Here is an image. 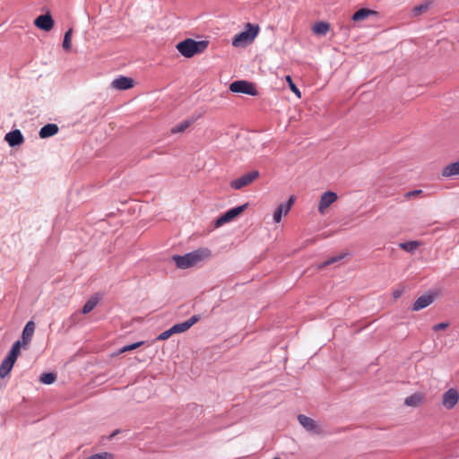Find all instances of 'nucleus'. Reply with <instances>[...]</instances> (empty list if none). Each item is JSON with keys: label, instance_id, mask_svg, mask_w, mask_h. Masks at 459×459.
<instances>
[{"label": "nucleus", "instance_id": "f257e3e1", "mask_svg": "<svg viewBox=\"0 0 459 459\" xmlns=\"http://www.w3.org/2000/svg\"><path fill=\"white\" fill-rule=\"evenodd\" d=\"M211 257V251L208 248H199L184 255H174L173 261L177 267L187 269Z\"/></svg>", "mask_w": 459, "mask_h": 459}, {"label": "nucleus", "instance_id": "f03ea898", "mask_svg": "<svg viewBox=\"0 0 459 459\" xmlns=\"http://www.w3.org/2000/svg\"><path fill=\"white\" fill-rule=\"evenodd\" d=\"M207 46V41H196L193 39H186L178 43L176 48L183 56L190 58L196 54L204 52L206 49Z\"/></svg>", "mask_w": 459, "mask_h": 459}, {"label": "nucleus", "instance_id": "7ed1b4c3", "mask_svg": "<svg viewBox=\"0 0 459 459\" xmlns=\"http://www.w3.org/2000/svg\"><path fill=\"white\" fill-rule=\"evenodd\" d=\"M259 32V26L247 23L246 30L236 35L232 40L234 47H241L245 44L251 43Z\"/></svg>", "mask_w": 459, "mask_h": 459}, {"label": "nucleus", "instance_id": "20e7f679", "mask_svg": "<svg viewBox=\"0 0 459 459\" xmlns=\"http://www.w3.org/2000/svg\"><path fill=\"white\" fill-rule=\"evenodd\" d=\"M230 90L236 93H244L251 96L257 95V91L254 83L247 81H235L230 85Z\"/></svg>", "mask_w": 459, "mask_h": 459}, {"label": "nucleus", "instance_id": "39448f33", "mask_svg": "<svg viewBox=\"0 0 459 459\" xmlns=\"http://www.w3.org/2000/svg\"><path fill=\"white\" fill-rule=\"evenodd\" d=\"M338 195L333 191H326L320 196L318 203V212L321 215H325L329 207L337 201Z\"/></svg>", "mask_w": 459, "mask_h": 459}, {"label": "nucleus", "instance_id": "423d86ee", "mask_svg": "<svg viewBox=\"0 0 459 459\" xmlns=\"http://www.w3.org/2000/svg\"><path fill=\"white\" fill-rule=\"evenodd\" d=\"M259 177V172L257 170H253L248 172L230 182V186L233 189L238 190L244 186H247L253 183Z\"/></svg>", "mask_w": 459, "mask_h": 459}, {"label": "nucleus", "instance_id": "0eeeda50", "mask_svg": "<svg viewBox=\"0 0 459 459\" xmlns=\"http://www.w3.org/2000/svg\"><path fill=\"white\" fill-rule=\"evenodd\" d=\"M247 207V204H245L243 205L237 206L227 211L223 215H221L216 220L215 226L221 227L224 223L233 221L236 217L240 215L246 210Z\"/></svg>", "mask_w": 459, "mask_h": 459}, {"label": "nucleus", "instance_id": "6e6552de", "mask_svg": "<svg viewBox=\"0 0 459 459\" xmlns=\"http://www.w3.org/2000/svg\"><path fill=\"white\" fill-rule=\"evenodd\" d=\"M459 401V393L455 388L448 389L442 397V404L447 409H453Z\"/></svg>", "mask_w": 459, "mask_h": 459}, {"label": "nucleus", "instance_id": "1a4fd4ad", "mask_svg": "<svg viewBox=\"0 0 459 459\" xmlns=\"http://www.w3.org/2000/svg\"><path fill=\"white\" fill-rule=\"evenodd\" d=\"M295 201V197L292 195L289 198L288 202L281 204L275 212H273V221L279 223L281 221L282 215H287L291 209Z\"/></svg>", "mask_w": 459, "mask_h": 459}, {"label": "nucleus", "instance_id": "9d476101", "mask_svg": "<svg viewBox=\"0 0 459 459\" xmlns=\"http://www.w3.org/2000/svg\"><path fill=\"white\" fill-rule=\"evenodd\" d=\"M34 24L42 30L49 31L54 27V20L49 13H46L38 16L34 21Z\"/></svg>", "mask_w": 459, "mask_h": 459}, {"label": "nucleus", "instance_id": "9b49d317", "mask_svg": "<svg viewBox=\"0 0 459 459\" xmlns=\"http://www.w3.org/2000/svg\"><path fill=\"white\" fill-rule=\"evenodd\" d=\"M200 320V316L198 315H195L191 316L188 320L176 324L171 328L172 331L175 333H181L186 331H187L191 326H193L195 324H196Z\"/></svg>", "mask_w": 459, "mask_h": 459}, {"label": "nucleus", "instance_id": "f8f14e48", "mask_svg": "<svg viewBox=\"0 0 459 459\" xmlns=\"http://www.w3.org/2000/svg\"><path fill=\"white\" fill-rule=\"evenodd\" d=\"M298 420L299 422L302 425V427L305 428L307 430L312 431L316 434L321 433L320 428L313 419L306 415L300 414L298 416Z\"/></svg>", "mask_w": 459, "mask_h": 459}, {"label": "nucleus", "instance_id": "ddd939ff", "mask_svg": "<svg viewBox=\"0 0 459 459\" xmlns=\"http://www.w3.org/2000/svg\"><path fill=\"white\" fill-rule=\"evenodd\" d=\"M111 86L117 90H128L134 87V80L129 77L120 76L111 82Z\"/></svg>", "mask_w": 459, "mask_h": 459}, {"label": "nucleus", "instance_id": "4468645a", "mask_svg": "<svg viewBox=\"0 0 459 459\" xmlns=\"http://www.w3.org/2000/svg\"><path fill=\"white\" fill-rule=\"evenodd\" d=\"M5 140L10 146H16L23 143L24 138L20 130L16 129L5 134Z\"/></svg>", "mask_w": 459, "mask_h": 459}, {"label": "nucleus", "instance_id": "2eb2a0df", "mask_svg": "<svg viewBox=\"0 0 459 459\" xmlns=\"http://www.w3.org/2000/svg\"><path fill=\"white\" fill-rule=\"evenodd\" d=\"M434 301V298L431 295H423L416 299L412 305L413 311H419L429 306Z\"/></svg>", "mask_w": 459, "mask_h": 459}, {"label": "nucleus", "instance_id": "dca6fc26", "mask_svg": "<svg viewBox=\"0 0 459 459\" xmlns=\"http://www.w3.org/2000/svg\"><path fill=\"white\" fill-rule=\"evenodd\" d=\"M425 401V394L422 393H415L405 398L404 403L407 406L418 407Z\"/></svg>", "mask_w": 459, "mask_h": 459}, {"label": "nucleus", "instance_id": "f3484780", "mask_svg": "<svg viewBox=\"0 0 459 459\" xmlns=\"http://www.w3.org/2000/svg\"><path fill=\"white\" fill-rule=\"evenodd\" d=\"M35 324L33 321H29L23 328L22 338L24 345H27L34 334Z\"/></svg>", "mask_w": 459, "mask_h": 459}, {"label": "nucleus", "instance_id": "a211bd4d", "mask_svg": "<svg viewBox=\"0 0 459 459\" xmlns=\"http://www.w3.org/2000/svg\"><path fill=\"white\" fill-rule=\"evenodd\" d=\"M441 174L444 178L459 176V160L444 167Z\"/></svg>", "mask_w": 459, "mask_h": 459}, {"label": "nucleus", "instance_id": "6ab92c4d", "mask_svg": "<svg viewBox=\"0 0 459 459\" xmlns=\"http://www.w3.org/2000/svg\"><path fill=\"white\" fill-rule=\"evenodd\" d=\"M441 174L444 178L459 176V160L444 167Z\"/></svg>", "mask_w": 459, "mask_h": 459}, {"label": "nucleus", "instance_id": "aec40b11", "mask_svg": "<svg viewBox=\"0 0 459 459\" xmlns=\"http://www.w3.org/2000/svg\"><path fill=\"white\" fill-rule=\"evenodd\" d=\"M58 132V126L56 124H48L41 127L39 130V137L40 138H48L55 135Z\"/></svg>", "mask_w": 459, "mask_h": 459}, {"label": "nucleus", "instance_id": "412c9836", "mask_svg": "<svg viewBox=\"0 0 459 459\" xmlns=\"http://www.w3.org/2000/svg\"><path fill=\"white\" fill-rule=\"evenodd\" d=\"M376 14H377L376 11L367 9V8H361L353 13L352 20L354 22H361V21L366 20L370 15H376Z\"/></svg>", "mask_w": 459, "mask_h": 459}, {"label": "nucleus", "instance_id": "4be33fe9", "mask_svg": "<svg viewBox=\"0 0 459 459\" xmlns=\"http://www.w3.org/2000/svg\"><path fill=\"white\" fill-rule=\"evenodd\" d=\"M15 361L5 358L0 365V377H5L12 370Z\"/></svg>", "mask_w": 459, "mask_h": 459}, {"label": "nucleus", "instance_id": "5701e85b", "mask_svg": "<svg viewBox=\"0 0 459 459\" xmlns=\"http://www.w3.org/2000/svg\"><path fill=\"white\" fill-rule=\"evenodd\" d=\"M329 29H330L329 23L325 22H316L313 26L312 30H313V32L316 34L325 35L329 31Z\"/></svg>", "mask_w": 459, "mask_h": 459}, {"label": "nucleus", "instance_id": "b1692460", "mask_svg": "<svg viewBox=\"0 0 459 459\" xmlns=\"http://www.w3.org/2000/svg\"><path fill=\"white\" fill-rule=\"evenodd\" d=\"M21 346H22V342L20 341H16L13 344V347H12V349H11V351L8 353L6 358L11 359L12 360L16 361V359H17V358L19 356V353H20Z\"/></svg>", "mask_w": 459, "mask_h": 459}, {"label": "nucleus", "instance_id": "393cba45", "mask_svg": "<svg viewBox=\"0 0 459 459\" xmlns=\"http://www.w3.org/2000/svg\"><path fill=\"white\" fill-rule=\"evenodd\" d=\"M420 246L418 241H408L399 244L400 248L407 252L415 251Z\"/></svg>", "mask_w": 459, "mask_h": 459}, {"label": "nucleus", "instance_id": "a878e982", "mask_svg": "<svg viewBox=\"0 0 459 459\" xmlns=\"http://www.w3.org/2000/svg\"><path fill=\"white\" fill-rule=\"evenodd\" d=\"M98 302H99V299H98L97 298H95V297H93V298L90 299H89V300L84 304V306H83V307H82V312L83 314H88V313H90L91 310H93V309H94V307L97 306Z\"/></svg>", "mask_w": 459, "mask_h": 459}, {"label": "nucleus", "instance_id": "bb28decb", "mask_svg": "<svg viewBox=\"0 0 459 459\" xmlns=\"http://www.w3.org/2000/svg\"><path fill=\"white\" fill-rule=\"evenodd\" d=\"M56 378L54 373H44L40 376V382L45 385H51L56 381Z\"/></svg>", "mask_w": 459, "mask_h": 459}, {"label": "nucleus", "instance_id": "cd10ccee", "mask_svg": "<svg viewBox=\"0 0 459 459\" xmlns=\"http://www.w3.org/2000/svg\"><path fill=\"white\" fill-rule=\"evenodd\" d=\"M72 33H73V30H72V29H69V30L65 33L64 40H63V48H64L65 50H69V49H70V48H71Z\"/></svg>", "mask_w": 459, "mask_h": 459}, {"label": "nucleus", "instance_id": "c85d7f7f", "mask_svg": "<svg viewBox=\"0 0 459 459\" xmlns=\"http://www.w3.org/2000/svg\"><path fill=\"white\" fill-rule=\"evenodd\" d=\"M143 344V342H135V343H133V344H129V345L124 346L123 348H121L119 350L117 354H122L124 352L135 350V349L139 348L140 346H142Z\"/></svg>", "mask_w": 459, "mask_h": 459}, {"label": "nucleus", "instance_id": "c756f323", "mask_svg": "<svg viewBox=\"0 0 459 459\" xmlns=\"http://www.w3.org/2000/svg\"><path fill=\"white\" fill-rule=\"evenodd\" d=\"M85 459H114V456L110 453L103 452L92 455Z\"/></svg>", "mask_w": 459, "mask_h": 459}, {"label": "nucleus", "instance_id": "7c9ffc66", "mask_svg": "<svg viewBox=\"0 0 459 459\" xmlns=\"http://www.w3.org/2000/svg\"><path fill=\"white\" fill-rule=\"evenodd\" d=\"M429 4L425 3V4H420L418 6H415L412 9V13L415 16H417V15L421 14L422 13H425L429 9Z\"/></svg>", "mask_w": 459, "mask_h": 459}, {"label": "nucleus", "instance_id": "2f4dec72", "mask_svg": "<svg viewBox=\"0 0 459 459\" xmlns=\"http://www.w3.org/2000/svg\"><path fill=\"white\" fill-rule=\"evenodd\" d=\"M286 81L288 82L291 91L294 92L299 98H300L301 93H300L299 90L297 88V86L295 85V83L293 82V81L290 75L286 76Z\"/></svg>", "mask_w": 459, "mask_h": 459}, {"label": "nucleus", "instance_id": "473e14b6", "mask_svg": "<svg viewBox=\"0 0 459 459\" xmlns=\"http://www.w3.org/2000/svg\"><path fill=\"white\" fill-rule=\"evenodd\" d=\"M189 125H190L189 122L184 121L181 124H179L178 126H177L176 127H174L172 129V133H181V132L185 131L189 126Z\"/></svg>", "mask_w": 459, "mask_h": 459}, {"label": "nucleus", "instance_id": "72a5a7b5", "mask_svg": "<svg viewBox=\"0 0 459 459\" xmlns=\"http://www.w3.org/2000/svg\"><path fill=\"white\" fill-rule=\"evenodd\" d=\"M174 333L172 331V328H169V330H166L164 331L163 333H161L158 337H157V340L158 341H165L167 339H169L171 335H173Z\"/></svg>", "mask_w": 459, "mask_h": 459}, {"label": "nucleus", "instance_id": "f704fd0d", "mask_svg": "<svg viewBox=\"0 0 459 459\" xmlns=\"http://www.w3.org/2000/svg\"><path fill=\"white\" fill-rule=\"evenodd\" d=\"M449 324L448 323H439V324H437L435 325L432 329L433 331L435 332H438V331H441V330H445L448 327Z\"/></svg>", "mask_w": 459, "mask_h": 459}, {"label": "nucleus", "instance_id": "c9c22d12", "mask_svg": "<svg viewBox=\"0 0 459 459\" xmlns=\"http://www.w3.org/2000/svg\"><path fill=\"white\" fill-rule=\"evenodd\" d=\"M422 194V190L419 189V190H412V191H409L405 194V198L407 199H410L411 197H414V196H418Z\"/></svg>", "mask_w": 459, "mask_h": 459}, {"label": "nucleus", "instance_id": "e433bc0d", "mask_svg": "<svg viewBox=\"0 0 459 459\" xmlns=\"http://www.w3.org/2000/svg\"><path fill=\"white\" fill-rule=\"evenodd\" d=\"M340 258L341 257H339V256L333 257V258L324 262L319 267L320 268H324V267H325L327 265H330V264H333L334 262L338 261Z\"/></svg>", "mask_w": 459, "mask_h": 459}, {"label": "nucleus", "instance_id": "4c0bfd02", "mask_svg": "<svg viewBox=\"0 0 459 459\" xmlns=\"http://www.w3.org/2000/svg\"><path fill=\"white\" fill-rule=\"evenodd\" d=\"M401 295H402V291H400V290H395L394 292V299H398Z\"/></svg>", "mask_w": 459, "mask_h": 459}, {"label": "nucleus", "instance_id": "58836bf2", "mask_svg": "<svg viewBox=\"0 0 459 459\" xmlns=\"http://www.w3.org/2000/svg\"><path fill=\"white\" fill-rule=\"evenodd\" d=\"M273 459H281V458H279V457H274Z\"/></svg>", "mask_w": 459, "mask_h": 459}]
</instances>
